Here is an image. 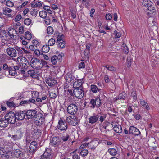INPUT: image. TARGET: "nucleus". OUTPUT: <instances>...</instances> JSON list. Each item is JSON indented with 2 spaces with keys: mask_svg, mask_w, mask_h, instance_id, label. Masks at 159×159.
Returning <instances> with one entry per match:
<instances>
[{
  "mask_svg": "<svg viewBox=\"0 0 159 159\" xmlns=\"http://www.w3.org/2000/svg\"><path fill=\"white\" fill-rule=\"evenodd\" d=\"M58 59V57L56 55H54L52 57L51 59L52 63L53 65H55L57 63V60Z\"/></svg>",
  "mask_w": 159,
  "mask_h": 159,
  "instance_id": "obj_38",
  "label": "nucleus"
},
{
  "mask_svg": "<svg viewBox=\"0 0 159 159\" xmlns=\"http://www.w3.org/2000/svg\"><path fill=\"white\" fill-rule=\"evenodd\" d=\"M21 16L20 14L17 15L15 19V21H19L21 18Z\"/></svg>",
  "mask_w": 159,
  "mask_h": 159,
  "instance_id": "obj_60",
  "label": "nucleus"
},
{
  "mask_svg": "<svg viewBox=\"0 0 159 159\" xmlns=\"http://www.w3.org/2000/svg\"><path fill=\"white\" fill-rule=\"evenodd\" d=\"M122 49L125 52V54H127L129 52V49L127 46L125 44H123L122 45Z\"/></svg>",
  "mask_w": 159,
  "mask_h": 159,
  "instance_id": "obj_41",
  "label": "nucleus"
},
{
  "mask_svg": "<svg viewBox=\"0 0 159 159\" xmlns=\"http://www.w3.org/2000/svg\"><path fill=\"white\" fill-rule=\"evenodd\" d=\"M16 119L18 120H23L25 117L26 115L25 111H18L16 114Z\"/></svg>",
  "mask_w": 159,
  "mask_h": 159,
  "instance_id": "obj_13",
  "label": "nucleus"
},
{
  "mask_svg": "<svg viewBox=\"0 0 159 159\" xmlns=\"http://www.w3.org/2000/svg\"><path fill=\"white\" fill-rule=\"evenodd\" d=\"M28 74L30 75L31 76L32 75H34V74L36 73V71L34 70H29L27 71Z\"/></svg>",
  "mask_w": 159,
  "mask_h": 159,
  "instance_id": "obj_62",
  "label": "nucleus"
},
{
  "mask_svg": "<svg viewBox=\"0 0 159 159\" xmlns=\"http://www.w3.org/2000/svg\"><path fill=\"white\" fill-rule=\"evenodd\" d=\"M54 32L53 28L51 26H48L47 28V32L48 34H52Z\"/></svg>",
  "mask_w": 159,
  "mask_h": 159,
  "instance_id": "obj_39",
  "label": "nucleus"
},
{
  "mask_svg": "<svg viewBox=\"0 0 159 159\" xmlns=\"http://www.w3.org/2000/svg\"><path fill=\"white\" fill-rule=\"evenodd\" d=\"M83 82L82 79H77L76 81L74 82L73 84V87L75 88L83 87L82 85Z\"/></svg>",
  "mask_w": 159,
  "mask_h": 159,
  "instance_id": "obj_18",
  "label": "nucleus"
},
{
  "mask_svg": "<svg viewBox=\"0 0 159 159\" xmlns=\"http://www.w3.org/2000/svg\"><path fill=\"white\" fill-rule=\"evenodd\" d=\"M88 151L87 149H84L81 151L80 152V155L82 156H86L88 153Z\"/></svg>",
  "mask_w": 159,
  "mask_h": 159,
  "instance_id": "obj_45",
  "label": "nucleus"
},
{
  "mask_svg": "<svg viewBox=\"0 0 159 159\" xmlns=\"http://www.w3.org/2000/svg\"><path fill=\"white\" fill-rule=\"evenodd\" d=\"M11 153L7 152L5 148L0 144V159L5 157L6 159H9Z\"/></svg>",
  "mask_w": 159,
  "mask_h": 159,
  "instance_id": "obj_5",
  "label": "nucleus"
},
{
  "mask_svg": "<svg viewBox=\"0 0 159 159\" xmlns=\"http://www.w3.org/2000/svg\"><path fill=\"white\" fill-rule=\"evenodd\" d=\"M140 104L143 107H145V105L147 104V103L143 100L140 99Z\"/></svg>",
  "mask_w": 159,
  "mask_h": 159,
  "instance_id": "obj_53",
  "label": "nucleus"
},
{
  "mask_svg": "<svg viewBox=\"0 0 159 159\" xmlns=\"http://www.w3.org/2000/svg\"><path fill=\"white\" fill-rule=\"evenodd\" d=\"M90 90L93 93H96L98 91H100V89H98V87L95 85L92 84L90 86Z\"/></svg>",
  "mask_w": 159,
  "mask_h": 159,
  "instance_id": "obj_26",
  "label": "nucleus"
},
{
  "mask_svg": "<svg viewBox=\"0 0 159 159\" xmlns=\"http://www.w3.org/2000/svg\"><path fill=\"white\" fill-rule=\"evenodd\" d=\"M28 100L22 101L20 103V105H24L25 104H28Z\"/></svg>",
  "mask_w": 159,
  "mask_h": 159,
  "instance_id": "obj_58",
  "label": "nucleus"
},
{
  "mask_svg": "<svg viewBox=\"0 0 159 159\" xmlns=\"http://www.w3.org/2000/svg\"><path fill=\"white\" fill-rule=\"evenodd\" d=\"M49 95L50 98L52 99H55L57 97L56 94L53 92L49 93Z\"/></svg>",
  "mask_w": 159,
  "mask_h": 159,
  "instance_id": "obj_51",
  "label": "nucleus"
},
{
  "mask_svg": "<svg viewBox=\"0 0 159 159\" xmlns=\"http://www.w3.org/2000/svg\"><path fill=\"white\" fill-rule=\"evenodd\" d=\"M13 154L14 156L16 157H19L23 156V153L22 151L20 149H16L14 150L13 152Z\"/></svg>",
  "mask_w": 159,
  "mask_h": 159,
  "instance_id": "obj_22",
  "label": "nucleus"
},
{
  "mask_svg": "<svg viewBox=\"0 0 159 159\" xmlns=\"http://www.w3.org/2000/svg\"><path fill=\"white\" fill-rule=\"evenodd\" d=\"M65 78L67 82L70 83L74 79L75 77L71 73H68L65 75Z\"/></svg>",
  "mask_w": 159,
  "mask_h": 159,
  "instance_id": "obj_23",
  "label": "nucleus"
},
{
  "mask_svg": "<svg viewBox=\"0 0 159 159\" xmlns=\"http://www.w3.org/2000/svg\"><path fill=\"white\" fill-rule=\"evenodd\" d=\"M37 144L36 142L33 141L30 143L29 149V152L32 155L36 151Z\"/></svg>",
  "mask_w": 159,
  "mask_h": 159,
  "instance_id": "obj_10",
  "label": "nucleus"
},
{
  "mask_svg": "<svg viewBox=\"0 0 159 159\" xmlns=\"http://www.w3.org/2000/svg\"><path fill=\"white\" fill-rule=\"evenodd\" d=\"M147 10L149 11L147 12L148 14L150 15L151 16H152V15H154L156 13V10L155 8L152 7V5L148 7Z\"/></svg>",
  "mask_w": 159,
  "mask_h": 159,
  "instance_id": "obj_21",
  "label": "nucleus"
},
{
  "mask_svg": "<svg viewBox=\"0 0 159 159\" xmlns=\"http://www.w3.org/2000/svg\"><path fill=\"white\" fill-rule=\"evenodd\" d=\"M94 99H91L89 103L90 107L91 108L93 109L95 107H96V105Z\"/></svg>",
  "mask_w": 159,
  "mask_h": 159,
  "instance_id": "obj_30",
  "label": "nucleus"
},
{
  "mask_svg": "<svg viewBox=\"0 0 159 159\" xmlns=\"http://www.w3.org/2000/svg\"><path fill=\"white\" fill-rule=\"evenodd\" d=\"M66 121L70 125L73 126L76 125L79 123V120L78 118L74 116H69L66 119Z\"/></svg>",
  "mask_w": 159,
  "mask_h": 159,
  "instance_id": "obj_8",
  "label": "nucleus"
},
{
  "mask_svg": "<svg viewBox=\"0 0 159 159\" xmlns=\"http://www.w3.org/2000/svg\"><path fill=\"white\" fill-rule=\"evenodd\" d=\"M73 159H79V156L77 154H75L72 155Z\"/></svg>",
  "mask_w": 159,
  "mask_h": 159,
  "instance_id": "obj_64",
  "label": "nucleus"
},
{
  "mask_svg": "<svg viewBox=\"0 0 159 159\" xmlns=\"http://www.w3.org/2000/svg\"><path fill=\"white\" fill-rule=\"evenodd\" d=\"M90 51V50H88V49H85L84 51V55L87 57H88L89 55Z\"/></svg>",
  "mask_w": 159,
  "mask_h": 159,
  "instance_id": "obj_57",
  "label": "nucleus"
},
{
  "mask_svg": "<svg viewBox=\"0 0 159 159\" xmlns=\"http://www.w3.org/2000/svg\"><path fill=\"white\" fill-rule=\"evenodd\" d=\"M37 111L34 110H29L26 112V117L28 119L35 118V117L37 114Z\"/></svg>",
  "mask_w": 159,
  "mask_h": 159,
  "instance_id": "obj_9",
  "label": "nucleus"
},
{
  "mask_svg": "<svg viewBox=\"0 0 159 159\" xmlns=\"http://www.w3.org/2000/svg\"><path fill=\"white\" fill-rule=\"evenodd\" d=\"M28 101L29 102L28 104L32 103L35 104L36 102L35 100L32 98H30L28 100Z\"/></svg>",
  "mask_w": 159,
  "mask_h": 159,
  "instance_id": "obj_54",
  "label": "nucleus"
},
{
  "mask_svg": "<svg viewBox=\"0 0 159 159\" xmlns=\"http://www.w3.org/2000/svg\"><path fill=\"white\" fill-rule=\"evenodd\" d=\"M38 10L36 9H34L31 11L30 13L31 15L33 16H36L38 13Z\"/></svg>",
  "mask_w": 159,
  "mask_h": 159,
  "instance_id": "obj_48",
  "label": "nucleus"
},
{
  "mask_svg": "<svg viewBox=\"0 0 159 159\" xmlns=\"http://www.w3.org/2000/svg\"><path fill=\"white\" fill-rule=\"evenodd\" d=\"M55 42V40L54 39L52 38L48 40V44L49 46H52L54 44Z\"/></svg>",
  "mask_w": 159,
  "mask_h": 159,
  "instance_id": "obj_42",
  "label": "nucleus"
},
{
  "mask_svg": "<svg viewBox=\"0 0 159 159\" xmlns=\"http://www.w3.org/2000/svg\"><path fill=\"white\" fill-rule=\"evenodd\" d=\"M25 39L28 40H30L31 39L32 36L31 33L27 31L25 33Z\"/></svg>",
  "mask_w": 159,
  "mask_h": 159,
  "instance_id": "obj_40",
  "label": "nucleus"
},
{
  "mask_svg": "<svg viewBox=\"0 0 159 159\" xmlns=\"http://www.w3.org/2000/svg\"><path fill=\"white\" fill-rule=\"evenodd\" d=\"M41 133V130L40 129H34L32 134L34 136H36L39 137L40 136Z\"/></svg>",
  "mask_w": 159,
  "mask_h": 159,
  "instance_id": "obj_28",
  "label": "nucleus"
},
{
  "mask_svg": "<svg viewBox=\"0 0 159 159\" xmlns=\"http://www.w3.org/2000/svg\"><path fill=\"white\" fill-rule=\"evenodd\" d=\"M108 152L112 156H115L117 152L116 150L114 148H109L108 149Z\"/></svg>",
  "mask_w": 159,
  "mask_h": 159,
  "instance_id": "obj_32",
  "label": "nucleus"
},
{
  "mask_svg": "<svg viewBox=\"0 0 159 159\" xmlns=\"http://www.w3.org/2000/svg\"><path fill=\"white\" fill-rule=\"evenodd\" d=\"M112 16L110 14H107L105 16L106 20H109L112 18Z\"/></svg>",
  "mask_w": 159,
  "mask_h": 159,
  "instance_id": "obj_61",
  "label": "nucleus"
},
{
  "mask_svg": "<svg viewBox=\"0 0 159 159\" xmlns=\"http://www.w3.org/2000/svg\"><path fill=\"white\" fill-rule=\"evenodd\" d=\"M24 62L22 64V69L25 70H26L28 67L29 66L30 63L25 58H24Z\"/></svg>",
  "mask_w": 159,
  "mask_h": 159,
  "instance_id": "obj_25",
  "label": "nucleus"
},
{
  "mask_svg": "<svg viewBox=\"0 0 159 159\" xmlns=\"http://www.w3.org/2000/svg\"><path fill=\"white\" fill-rule=\"evenodd\" d=\"M129 94L131 96L133 97L134 101L136 100L137 98L136 94L135 91H133L131 92V94Z\"/></svg>",
  "mask_w": 159,
  "mask_h": 159,
  "instance_id": "obj_47",
  "label": "nucleus"
},
{
  "mask_svg": "<svg viewBox=\"0 0 159 159\" xmlns=\"http://www.w3.org/2000/svg\"><path fill=\"white\" fill-rule=\"evenodd\" d=\"M46 83L50 86H52L56 83V81L54 78L52 77H49L46 79Z\"/></svg>",
  "mask_w": 159,
  "mask_h": 159,
  "instance_id": "obj_17",
  "label": "nucleus"
},
{
  "mask_svg": "<svg viewBox=\"0 0 159 159\" xmlns=\"http://www.w3.org/2000/svg\"><path fill=\"white\" fill-rule=\"evenodd\" d=\"M65 44L64 42H61L58 44V47L59 48H63L65 47Z\"/></svg>",
  "mask_w": 159,
  "mask_h": 159,
  "instance_id": "obj_49",
  "label": "nucleus"
},
{
  "mask_svg": "<svg viewBox=\"0 0 159 159\" xmlns=\"http://www.w3.org/2000/svg\"><path fill=\"white\" fill-rule=\"evenodd\" d=\"M32 20L31 19L29 18L25 19L24 20V23L27 25H29L31 23Z\"/></svg>",
  "mask_w": 159,
  "mask_h": 159,
  "instance_id": "obj_44",
  "label": "nucleus"
},
{
  "mask_svg": "<svg viewBox=\"0 0 159 159\" xmlns=\"http://www.w3.org/2000/svg\"><path fill=\"white\" fill-rule=\"evenodd\" d=\"M16 49L18 52V53L19 55H23V51L19 47H17L16 48Z\"/></svg>",
  "mask_w": 159,
  "mask_h": 159,
  "instance_id": "obj_50",
  "label": "nucleus"
},
{
  "mask_svg": "<svg viewBox=\"0 0 159 159\" xmlns=\"http://www.w3.org/2000/svg\"><path fill=\"white\" fill-rule=\"evenodd\" d=\"M6 4L7 6L10 7H12L14 5L13 2L9 0L7 1Z\"/></svg>",
  "mask_w": 159,
  "mask_h": 159,
  "instance_id": "obj_46",
  "label": "nucleus"
},
{
  "mask_svg": "<svg viewBox=\"0 0 159 159\" xmlns=\"http://www.w3.org/2000/svg\"><path fill=\"white\" fill-rule=\"evenodd\" d=\"M95 103L96 105V107H100L101 105V101L100 98L98 96V97L94 99Z\"/></svg>",
  "mask_w": 159,
  "mask_h": 159,
  "instance_id": "obj_36",
  "label": "nucleus"
},
{
  "mask_svg": "<svg viewBox=\"0 0 159 159\" xmlns=\"http://www.w3.org/2000/svg\"><path fill=\"white\" fill-rule=\"evenodd\" d=\"M8 123L14 124L16 121V116L13 112L10 111L7 113L5 116Z\"/></svg>",
  "mask_w": 159,
  "mask_h": 159,
  "instance_id": "obj_2",
  "label": "nucleus"
},
{
  "mask_svg": "<svg viewBox=\"0 0 159 159\" xmlns=\"http://www.w3.org/2000/svg\"><path fill=\"white\" fill-rule=\"evenodd\" d=\"M78 67L80 69L84 68L85 67L84 63L83 62H80L79 64Z\"/></svg>",
  "mask_w": 159,
  "mask_h": 159,
  "instance_id": "obj_59",
  "label": "nucleus"
},
{
  "mask_svg": "<svg viewBox=\"0 0 159 159\" xmlns=\"http://www.w3.org/2000/svg\"><path fill=\"white\" fill-rule=\"evenodd\" d=\"M132 60L131 59H127L126 65L128 67H130L131 65Z\"/></svg>",
  "mask_w": 159,
  "mask_h": 159,
  "instance_id": "obj_55",
  "label": "nucleus"
},
{
  "mask_svg": "<svg viewBox=\"0 0 159 159\" xmlns=\"http://www.w3.org/2000/svg\"><path fill=\"white\" fill-rule=\"evenodd\" d=\"M12 11L11 9L7 7H4L3 8V14L4 15H7V13H10Z\"/></svg>",
  "mask_w": 159,
  "mask_h": 159,
  "instance_id": "obj_31",
  "label": "nucleus"
},
{
  "mask_svg": "<svg viewBox=\"0 0 159 159\" xmlns=\"http://www.w3.org/2000/svg\"><path fill=\"white\" fill-rule=\"evenodd\" d=\"M50 49L49 46L48 45H44L42 48V51L44 53L48 52Z\"/></svg>",
  "mask_w": 159,
  "mask_h": 159,
  "instance_id": "obj_34",
  "label": "nucleus"
},
{
  "mask_svg": "<svg viewBox=\"0 0 159 159\" xmlns=\"http://www.w3.org/2000/svg\"><path fill=\"white\" fill-rule=\"evenodd\" d=\"M99 117L98 114H93L88 118L89 123L91 124L95 123L98 120Z\"/></svg>",
  "mask_w": 159,
  "mask_h": 159,
  "instance_id": "obj_15",
  "label": "nucleus"
},
{
  "mask_svg": "<svg viewBox=\"0 0 159 159\" xmlns=\"http://www.w3.org/2000/svg\"><path fill=\"white\" fill-rule=\"evenodd\" d=\"M57 127L61 131H66L67 129L68 128L67 125L64 119L62 118L60 119Z\"/></svg>",
  "mask_w": 159,
  "mask_h": 159,
  "instance_id": "obj_4",
  "label": "nucleus"
},
{
  "mask_svg": "<svg viewBox=\"0 0 159 159\" xmlns=\"http://www.w3.org/2000/svg\"><path fill=\"white\" fill-rule=\"evenodd\" d=\"M84 89L83 87L75 88L74 93L75 96L79 99L82 98L84 95Z\"/></svg>",
  "mask_w": 159,
  "mask_h": 159,
  "instance_id": "obj_3",
  "label": "nucleus"
},
{
  "mask_svg": "<svg viewBox=\"0 0 159 159\" xmlns=\"http://www.w3.org/2000/svg\"><path fill=\"white\" fill-rule=\"evenodd\" d=\"M90 148L93 150H94L98 145L97 142L96 141H93L91 142L90 144Z\"/></svg>",
  "mask_w": 159,
  "mask_h": 159,
  "instance_id": "obj_33",
  "label": "nucleus"
},
{
  "mask_svg": "<svg viewBox=\"0 0 159 159\" xmlns=\"http://www.w3.org/2000/svg\"><path fill=\"white\" fill-rule=\"evenodd\" d=\"M126 96L127 94L125 92H122L119 94L118 97L116 98V100L117 99L124 100L126 98Z\"/></svg>",
  "mask_w": 159,
  "mask_h": 159,
  "instance_id": "obj_29",
  "label": "nucleus"
},
{
  "mask_svg": "<svg viewBox=\"0 0 159 159\" xmlns=\"http://www.w3.org/2000/svg\"><path fill=\"white\" fill-rule=\"evenodd\" d=\"M152 3L150 0H143L142 5L145 7L148 8V7L152 5Z\"/></svg>",
  "mask_w": 159,
  "mask_h": 159,
  "instance_id": "obj_27",
  "label": "nucleus"
},
{
  "mask_svg": "<svg viewBox=\"0 0 159 159\" xmlns=\"http://www.w3.org/2000/svg\"><path fill=\"white\" fill-rule=\"evenodd\" d=\"M30 65L31 67L37 70L40 69L42 68V62L41 60L36 58H33L30 60Z\"/></svg>",
  "mask_w": 159,
  "mask_h": 159,
  "instance_id": "obj_1",
  "label": "nucleus"
},
{
  "mask_svg": "<svg viewBox=\"0 0 159 159\" xmlns=\"http://www.w3.org/2000/svg\"><path fill=\"white\" fill-rule=\"evenodd\" d=\"M9 31L8 34L11 36L13 39L16 40L18 38V33L17 31L13 28L8 29Z\"/></svg>",
  "mask_w": 159,
  "mask_h": 159,
  "instance_id": "obj_11",
  "label": "nucleus"
},
{
  "mask_svg": "<svg viewBox=\"0 0 159 159\" xmlns=\"http://www.w3.org/2000/svg\"><path fill=\"white\" fill-rule=\"evenodd\" d=\"M68 113L71 115H75L78 111L77 106L74 104H71L69 105L67 109Z\"/></svg>",
  "mask_w": 159,
  "mask_h": 159,
  "instance_id": "obj_7",
  "label": "nucleus"
},
{
  "mask_svg": "<svg viewBox=\"0 0 159 159\" xmlns=\"http://www.w3.org/2000/svg\"><path fill=\"white\" fill-rule=\"evenodd\" d=\"M47 12L45 11H40L39 14V16L43 18H45L47 15Z\"/></svg>",
  "mask_w": 159,
  "mask_h": 159,
  "instance_id": "obj_37",
  "label": "nucleus"
},
{
  "mask_svg": "<svg viewBox=\"0 0 159 159\" xmlns=\"http://www.w3.org/2000/svg\"><path fill=\"white\" fill-rule=\"evenodd\" d=\"M8 124L9 123L5 117L0 119V127H6L8 126Z\"/></svg>",
  "mask_w": 159,
  "mask_h": 159,
  "instance_id": "obj_20",
  "label": "nucleus"
},
{
  "mask_svg": "<svg viewBox=\"0 0 159 159\" xmlns=\"http://www.w3.org/2000/svg\"><path fill=\"white\" fill-rule=\"evenodd\" d=\"M112 126L114 128V130L116 133H121L122 132V129L121 126L120 125H114L112 124Z\"/></svg>",
  "mask_w": 159,
  "mask_h": 159,
  "instance_id": "obj_24",
  "label": "nucleus"
},
{
  "mask_svg": "<svg viewBox=\"0 0 159 159\" xmlns=\"http://www.w3.org/2000/svg\"><path fill=\"white\" fill-rule=\"evenodd\" d=\"M69 135L67 134L65 136H63L61 137L62 140L64 142L67 141L69 139Z\"/></svg>",
  "mask_w": 159,
  "mask_h": 159,
  "instance_id": "obj_56",
  "label": "nucleus"
},
{
  "mask_svg": "<svg viewBox=\"0 0 159 159\" xmlns=\"http://www.w3.org/2000/svg\"><path fill=\"white\" fill-rule=\"evenodd\" d=\"M60 141L59 137H54L50 139V144L54 146H57Z\"/></svg>",
  "mask_w": 159,
  "mask_h": 159,
  "instance_id": "obj_16",
  "label": "nucleus"
},
{
  "mask_svg": "<svg viewBox=\"0 0 159 159\" xmlns=\"http://www.w3.org/2000/svg\"><path fill=\"white\" fill-rule=\"evenodd\" d=\"M11 67H8V65L6 64H4L3 65V68L4 70H9V68H11Z\"/></svg>",
  "mask_w": 159,
  "mask_h": 159,
  "instance_id": "obj_63",
  "label": "nucleus"
},
{
  "mask_svg": "<svg viewBox=\"0 0 159 159\" xmlns=\"http://www.w3.org/2000/svg\"><path fill=\"white\" fill-rule=\"evenodd\" d=\"M6 104L10 107H13L16 106V105L13 102H10L9 101H6Z\"/></svg>",
  "mask_w": 159,
  "mask_h": 159,
  "instance_id": "obj_43",
  "label": "nucleus"
},
{
  "mask_svg": "<svg viewBox=\"0 0 159 159\" xmlns=\"http://www.w3.org/2000/svg\"><path fill=\"white\" fill-rule=\"evenodd\" d=\"M34 118V124L37 126H40L44 123V118L41 114H37Z\"/></svg>",
  "mask_w": 159,
  "mask_h": 159,
  "instance_id": "obj_6",
  "label": "nucleus"
},
{
  "mask_svg": "<svg viewBox=\"0 0 159 159\" xmlns=\"http://www.w3.org/2000/svg\"><path fill=\"white\" fill-rule=\"evenodd\" d=\"M9 74L12 76H14L17 74V72L14 70L12 67L9 68Z\"/></svg>",
  "mask_w": 159,
  "mask_h": 159,
  "instance_id": "obj_35",
  "label": "nucleus"
},
{
  "mask_svg": "<svg viewBox=\"0 0 159 159\" xmlns=\"http://www.w3.org/2000/svg\"><path fill=\"white\" fill-rule=\"evenodd\" d=\"M22 136L23 133L20 131H18L15 135H12L11 138L14 140H17L20 139Z\"/></svg>",
  "mask_w": 159,
  "mask_h": 159,
  "instance_id": "obj_19",
  "label": "nucleus"
},
{
  "mask_svg": "<svg viewBox=\"0 0 159 159\" xmlns=\"http://www.w3.org/2000/svg\"><path fill=\"white\" fill-rule=\"evenodd\" d=\"M129 134H132L134 136H138L141 134V133L137 128L131 126L129 129Z\"/></svg>",
  "mask_w": 159,
  "mask_h": 159,
  "instance_id": "obj_12",
  "label": "nucleus"
},
{
  "mask_svg": "<svg viewBox=\"0 0 159 159\" xmlns=\"http://www.w3.org/2000/svg\"><path fill=\"white\" fill-rule=\"evenodd\" d=\"M7 54L11 57H15L17 56L16 50L13 48L9 47L6 49Z\"/></svg>",
  "mask_w": 159,
  "mask_h": 159,
  "instance_id": "obj_14",
  "label": "nucleus"
},
{
  "mask_svg": "<svg viewBox=\"0 0 159 159\" xmlns=\"http://www.w3.org/2000/svg\"><path fill=\"white\" fill-rule=\"evenodd\" d=\"M106 117V115L103 114L102 116H101L99 118V121L101 122L102 123L105 119Z\"/></svg>",
  "mask_w": 159,
  "mask_h": 159,
  "instance_id": "obj_52",
  "label": "nucleus"
}]
</instances>
